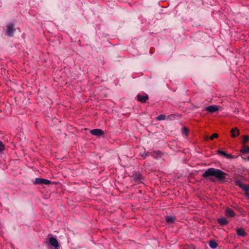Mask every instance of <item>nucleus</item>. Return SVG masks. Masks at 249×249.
Returning <instances> with one entry per match:
<instances>
[{
  "label": "nucleus",
  "instance_id": "f257e3e1",
  "mask_svg": "<svg viewBox=\"0 0 249 249\" xmlns=\"http://www.w3.org/2000/svg\"><path fill=\"white\" fill-rule=\"evenodd\" d=\"M227 174L220 169L213 168H209L206 170L202 174V177L206 179H209L214 182L216 178L218 180L223 181L226 179Z\"/></svg>",
  "mask_w": 249,
  "mask_h": 249
},
{
  "label": "nucleus",
  "instance_id": "f03ea898",
  "mask_svg": "<svg viewBox=\"0 0 249 249\" xmlns=\"http://www.w3.org/2000/svg\"><path fill=\"white\" fill-rule=\"evenodd\" d=\"M51 183V181L47 179L36 178L35 180L33 181L34 184H50Z\"/></svg>",
  "mask_w": 249,
  "mask_h": 249
},
{
  "label": "nucleus",
  "instance_id": "7ed1b4c3",
  "mask_svg": "<svg viewBox=\"0 0 249 249\" xmlns=\"http://www.w3.org/2000/svg\"><path fill=\"white\" fill-rule=\"evenodd\" d=\"M14 24L9 23L7 26L6 35L9 36H13L15 32Z\"/></svg>",
  "mask_w": 249,
  "mask_h": 249
},
{
  "label": "nucleus",
  "instance_id": "20e7f679",
  "mask_svg": "<svg viewBox=\"0 0 249 249\" xmlns=\"http://www.w3.org/2000/svg\"><path fill=\"white\" fill-rule=\"evenodd\" d=\"M131 177L132 179L136 182H141L143 179L142 175L138 173H135Z\"/></svg>",
  "mask_w": 249,
  "mask_h": 249
},
{
  "label": "nucleus",
  "instance_id": "39448f33",
  "mask_svg": "<svg viewBox=\"0 0 249 249\" xmlns=\"http://www.w3.org/2000/svg\"><path fill=\"white\" fill-rule=\"evenodd\" d=\"M90 133L91 134L97 136H101L104 134V131L101 129H94L91 130Z\"/></svg>",
  "mask_w": 249,
  "mask_h": 249
},
{
  "label": "nucleus",
  "instance_id": "423d86ee",
  "mask_svg": "<svg viewBox=\"0 0 249 249\" xmlns=\"http://www.w3.org/2000/svg\"><path fill=\"white\" fill-rule=\"evenodd\" d=\"M218 109H219V108L217 106L212 105V106H210L207 107L206 108V110L208 112L213 113V112H215L217 111L218 110Z\"/></svg>",
  "mask_w": 249,
  "mask_h": 249
},
{
  "label": "nucleus",
  "instance_id": "0eeeda50",
  "mask_svg": "<svg viewBox=\"0 0 249 249\" xmlns=\"http://www.w3.org/2000/svg\"><path fill=\"white\" fill-rule=\"evenodd\" d=\"M137 99L139 101L142 103L146 102V100L148 99V96L145 95H138L137 96Z\"/></svg>",
  "mask_w": 249,
  "mask_h": 249
},
{
  "label": "nucleus",
  "instance_id": "6e6552de",
  "mask_svg": "<svg viewBox=\"0 0 249 249\" xmlns=\"http://www.w3.org/2000/svg\"><path fill=\"white\" fill-rule=\"evenodd\" d=\"M225 213L226 215L229 217H233L235 215V213L233 210L230 208H226Z\"/></svg>",
  "mask_w": 249,
  "mask_h": 249
},
{
  "label": "nucleus",
  "instance_id": "1a4fd4ad",
  "mask_svg": "<svg viewBox=\"0 0 249 249\" xmlns=\"http://www.w3.org/2000/svg\"><path fill=\"white\" fill-rule=\"evenodd\" d=\"M49 243L52 246H53L55 248H57L59 246L58 243L56 239L54 237H52L50 238Z\"/></svg>",
  "mask_w": 249,
  "mask_h": 249
},
{
  "label": "nucleus",
  "instance_id": "9d476101",
  "mask_svg": "<svg viewBox=\"0 0 249 249\" xmlns=\"http://www.w3.org/2000/svg\"><path fill=\"white\" fill-rule=\"evenodd\" d=\"M236 234L238 236L241 237L246 236L247 233L243 228H237L236 230Z\"/></svg>",
  "mask_w": 249,
  "mask_h": 249
},
{
  "label": "nucleus",
  "instance_id": "9b49d317",
  "mask_svg": "<svg viewBox=\"0 0 249 249\" xmlns=\"http://www.w3.org/2000/svg\"><path fill=\"white\" fill-rule=\"evenodd\" d=\"M217 222L222 226L226 225L229 222L228 220L224 217H221L218 218L217 219Z\"/></svg>",
  "mask_w": 249,
  "mask_h": 249
},
{
  "label": "nucleus",
  "instance_id": "f8f14e48",
  "mask_svg": "<svg viewBox=\"0 0 249 249\" xmlns=\"http://www.w3.org/2000/svg\"><path fill=\"white\" fill-rule=\"evenodd\" d=\"M231 136L232 138H235L239 134V130L236 127L233 128L231 130Z\"/></svg>",
  "mask_w": 249,
  "mask_h": 249
},
{
  "label": "nucleus",
  "instance_id": "ddd939ff",
  "mask_svg": "<svg viewBox=\"0 0 249 249\" xmlns=\"http://www.w3.org/2000/svg\"><path fill=\"white\" fill-rule=\"evenodd\" d=\"M241 152L243 154L249 153V147L245 144H243V147L240 149Z\"/></svg>",
  "mask_w": 249,
  "mask_h": 249
},
{
  "label": "nucleus",
  "instance_id": "4468645a",
  "mask_svg": "<svg viewBox=\"0 0 249 249\" xmlns=\"http://www.w3.org/2000/svg\"><path fill=\"white\" fill-rule=\"evenodd\" d=\"M165 220L168 223H173L175 220V217L172 216L167 215L165 217Z\"/></svg>",
  "mask_w": 249,
  "mask_h": 249
},
{
  "label": "nucleus",
  "instance_id": "2eb2a0df",
  "mask_svg": "<svg viewBox=\"0 0 249 249\" xmlns=\"http://www.w3.org/2000/svg\"><path fill=\"white\" fill-rule=\"evenodd\" d=\"M189 132V130L186 127L184 126L181 128V133L185 137L188 136Z\"/></svg>",
  "mask_w": 249,
  "mask_h": 249
},
{
  "label": "nucleus",
  "instance_id": "dca6fc26",
  "mask_svg": "<svg viewBox=\"0 0 249 249\" xmlns=\"http://www.w3.org/2000/svg\"><path fill=\"white\" fill-rule=\"evenodd\" d=\"M217 246V244L214 241L211 240L209 242V246L212 249H215Z\"/></svg>",
  "mask_w": 249,
  "mask_h": 249
},
{
  "label": "nucleus",
  "instance_id": "f3484780",
  "mask_svg": "<svg viewBox=\"0 0 249 249\" xmlns=\"http://www.w3.org/2000/svg\"><path fill=\"white\" fill-rule=\"evenodd\" d=\"M217 154L219 155H221V156H231L230 154H226V152L223 150H218L217 151Z\"/></svg>",
  "mask_w": 249,
  "mask_h": 249
},
{
  "label": "nucleus",
  "instance_id": "a211bd4d",
  "mask_svg": "<svg viewBox=\"0 0 249 249\" xmlns=\"http://www.w3.org/2000/svg\"><path fill=\"white\" fill-rule=\"evenodd\" d=\"M166 119V116L165 115H160L156 117V120L158 121H162Z\"/></svg>",
  "mask_w": 249,
  "mask_h": 249
},
{
  "label": "nucleus",
  "instance_id": "6ab92c4d",
  "mask_svg": "<svg viewBox=\"0 0 249 249\" xmlns=\"http://www.w3.org/2000/svg\"><path fill=\"white\" fill-rule=\"evenodd\" d=\"M249 140V137L247 135H245L243 137L242 144H245V143Z\"/></svg>",
  "mask_w": 249,
  "mask_h": 249
},
{
  "label": "nucleus",
  "instance_id": "aec40b11",
  "mask_svg": "<svg viewBox=\"0 0 249 249\" xmlns=\"http://www.w3.org/2000/svg\"><path fill=\"white\" fill-rule=\"evenodd\" d=\"M5 149V146L1 141H0V152L3 151Z\"/></svg>",
  "mask_w": 249,
  "mask_h": 249
},
{
  "label": "nucleus",
  "instance_id": "412c9836",
  "mask_svg": "<svg viewBox=\"0 0 249 249\" xmlns=\"http://www.w3.org/2000/svg\"><path fill=\"white\" fill-rule=\"evenodd\" d=\"M218 137V134L214 133L210 137V139L211 140H213L214 138H217Z\"/></svg>",
  "mask_w": 249,
  "mask_h": 249
},
{
  "label": "nucleus",
  "instance_id": "4be33fe9",
  "mask_svg": "<svg viewBox=\"0 0 249 249\" xmlns=\"http://www.w3.org/2000/svg\"><path fill=\"white\" fill-rule=\"evenodd\" d=\"M227 158H233L234 157H231V156H230V157H227Z\"/></svg>",
  "mask_w": 249,
  "mask_h": 249
},
{
  "label": "nucleus",
  "instance_id": "5701e85b",
  "mask_svg": "<svg viewBox=\"0 0 249 249\" xmlns=\"http://www.w3.org/2000/svg\"><path fill=\"white\" fill-rule=\"evenodd\" d=\"M247 160L249 161V157H247Z\"/></svg>",
  "mask_w": 249,
  "mask_h": 249
},
{
  "label": "nucleus",
  "instance_id": "b1692460",
  "mask_svg": "<svg viewBox=\"0 0 249 249\" xmlns=\"http://www.w3.org/2000/svg\"><path fill=\"white\" fill-rule=\"evenodd\" d=\"M123 166H126L127 165L126 164H124V165H122Z\"/></svg>",
  "mask_w": 249,
  "mask_h": 249
},
{
  "label": "nucleus",
  "instance_id": "393cba45",
  "mask_svg": "<svg viewBox=\"0 0 249 249\" xmlns=\"http://www.w3.org/2000/svg\"><path fill=\"white\" fill-rule=\"evenodd\" d=\"M157 155H160V153H157Z\"/></svg>",
  "mask_w": 249,
  "mask_h": 249
}]
</instances>
